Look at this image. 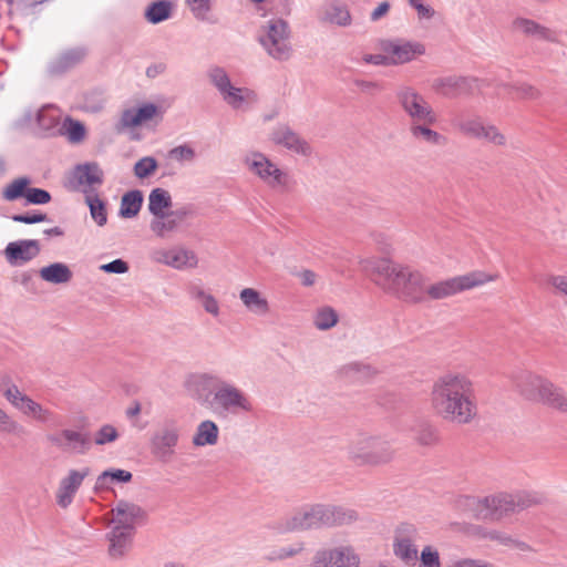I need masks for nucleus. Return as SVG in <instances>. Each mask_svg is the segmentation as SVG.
I'll return each instance as SVG.
<instances>
[{
	"label": "nucleus",
	"instance_id": "f257e3e1",
	"mask_svg": "<svg viewBox=\"0 0 567 567\" xmlns=\"http://www.w3.org/2000/svg\"><path fill=\"white\" fill-rule=\"evenodd\" d=\"M360 265L377 285L400 299L412 303L424 301L427 278L419 269L385 258L362 259Z\"/></svg>",
	"mask_w": 567,
	"mask_h": 567
},
{
	"label": "nucleus",
	"instance_id": "f03ea898",
	"mask_svg": "<svg viewBox=\"0 0 567 567\" xmlns=\"http://www.w3.org/2000/svg\"><path fill=\"white\" fill-rule=\"evenodd\" d=\"M432 406L444 420L467 424L476 415L472 381L461 373H446L433 384Z\"/></svg>",
	"mask_w": 567,
	"mask_h": 567
},
{
	"label": "nucleus",
	"instance_id": "7ed1b4c3",
	"mask_svg": "<svg viewBox=\"0 0 567 567\" xmlns=\"http://www.w3.org/2000/svg\"><path fill=\"white\" fill-rule=\"evenodd\" d=\"M358 517L354 509L346 506L305 504L292 514L271 522L268 527L277 534H287L349 525Z\"/></svg>",
	"mask_w": 567,
	"mask_h": 567
},
{
	"label": "nucleus",
	"instance_id": "20e7f679",
	"mask_svg": "<svg viewBox=\"0 0 567 567\" xmlns=\"http://www.w3.org/2000/svg\"><path fill=\"white\" fill-rule=\"evenodd\" d=\"M290 25L282 18L267 20L258 30L257 41L276 61H287L292 53Z\"/></svg>",
	"mask_w": 567,
	"mask_h": 567
},
{
	"label": "nucleus",
	"instance_id": "39448f33",
	"mask_svg": "<svg viewBox=\"0 0 567 567\" xmlns=\"http://www.w3.org/2000/svg\"><path fill=\"white\" fill-rule=\"evenodd\" d=\"M349 458L360 466H379L391 462L394 450L391 443L378 436L360 435L348 446Z\"/></svg>",
	"mask_w": 567,
	"mask_h": 567
},
{
	"label": "nucleus",
	"instance_id": "423d86ee",
	"mask_svg": "<svg viewBox=\"0 0 567 567\" xmlns=\"http://www.w3.org/2000/svg\"><path fill=\"white\" fill-rule=\"evenodd\" d=\"M212 411L218 415H240L254 410L250 396L236 384L219 378L213 391Z\"/></svg>",
	"mask_w": 567,
	"mask_h": 567
},
{
	"label": "nucleus",
	"instance_id": "0eeeda50",
	"mask_svg": "<svg viewBox=\"0 0 567 567\" xmlns=\"http://www.w3.org/2000/svg\"><path fill=\"white\" fill-rule=\"evenodd\" d=\"M535 503L536 499L527 492L498 493L477 499V504L486 511L483 517L493 519L524 511Z\"/></svg>",
	"mask_w": 567,
	"mask_h": 567
},
{
	"label": "nucleus",
	"instance_id": "6e6552de",
	"mask_svg": "<svg viewBox=\"0 0 567 567\" xmlns=\"http://www.w3.org/2000/svg\"><path fill=\"white\" fill-rule=\"evenodd\" d=\"M497 279V275H489L481 270L441 280L425 286V295L431 299H444L465 290H470Z\"/></svg>",
	"mask_w": 567,
	"mask_h": 567
},
{
	"label": "nucleus",
	"instance_id": "1a4fd4ad",
	"mask_svg": "<svg viewBox=\"0 0 567 567\" xmlns=\"http://www.w3.org/2000/svg\"><path fill=\"white\" fill-rule=\"evenodd\" d=\"M210 84L218 91L221 99L234 110H239L245 103L257 101L255 91L248 87L235 86L225 68L213 65L207 71Z\"/></svg>",
	"mask_w": 567,
	"mask_h": 567
},
{
	"label": "nucleus",
	"instance_id": "9d476101",
	"mask_svg": "<svg viewBox=\"0 0 567 567\" xmlns=\"http://www.w3.org/2000/svg\"><path fill=\"white\" fill-rule=\"evenodd\" d=\"M181 436L182 426L177 421H164L151 436V454L161 463L171 462L176 454Z\"/></svg>",
	"mask_w": 567,
	"mask_h": 567
},
{
	"label": "nucleus",
	"instance_id": "9b49d317",
	"mask_svg": "<svg viewBox=\"0 0 567 567\" xmlns=\"http://www.w3.org/2000/svg\"><path fill=\"white\" fill-rule=\"evenodd\" d=\"M401 110L412 122L436 123V114L426 99L413 86L401 84L395 90Z\"/></svg>",
	"mask_w": 567,
	"mask_h": 567
},
{
	"label": "nucleus",
	"instance_id": "f8f14e48",
	"mask_svg": "<svg viewBox=\"0 0 567 567\" xmlns=\"http://www.w3.org/2000/svg\"><path fill=\"white\" fill-rule=\"evenodd\" d=\"M247 168L270 188H286L289 183L288 173L280 169L265 154L254 152L244 158Z\"/></svg>",
	"mask_w": 567,
	"mask_h": 567
},
{
	"label": "nucleus",
	"instance_id": "ddd939ff",
	"mask_svg": "<svg viewBox=\"0 0 567 567\" xmlns=\"http://www.w3.org/2000/svg\"><path fill=\"white\" fill-rule=\"evenodd\" d=\"M379 49L389 54L391 66L411 63L426 52L422 42L404 38L382 39Z\"/></svg>",
	"mask_w": 567,
	"mask_h": 567
},
{
	"label": "nucleus",
	"instance_id": "4468645a",
	"mask_svg": "<svg viewBox=\"0 0 567 567\" xmlns=\"http://www.w3.org/2000/svg\"><path fill=\"white\" fill-rule=\"evenodd\" d=\"M61 117L62 112L56 106L48 104L37 111L27 110L20 123L24 126L37 124L39 134L43 136H58L62 126Z\"/></svg>",
	"mask_w": 567,
	"mask_h": 567
},
{
	"label": "nucleus",
	"instance_id": "2eb2a0df",
	"mask_svg": "<svg viewBox=\"0 0 567 567\" xmlns=\"http://www.w3.org/2000/svg\"><path fill=\"white\" fill-rule=\"evenodd\" d=\"M485 84V81L476 78L447 75L435 79L432 83V89L444 97L454 99L481 91Z\"/></svg>",
	"mask_w": 567,
	"mask_h": 567
},
{
	"label": "nucleus",
	"instance_id": "dca6fc26",
	"mask_svg": "<svg viewBox=\"0 0 567 567\" xmlns=\"http://www.w3.org/2000/svg\"><path fill=\"white\" fill-rule=\"evenodd\" d=\"M360 557L351 546L341 545L316 551L311 567H358Z\"/></svg>",
	"mask_w": 567,
	"mask_h": 567
},
{
	"label": "nucleus",
	"instance_id": "f3484780",
	"mask_svg": "<svg viewBox=\"0 0 567 567\" xmlns=\"http://www.w3.org/2000/svg\"><path fill=\"white\" fill-rule=\"evenodd\" d=\"M516 390L525 399L542 403L547 391L550 390L551 381L530 371H519L512 377Z\"/></svg>",
	"mask_w": 567,
	"mask_h": 567
},
{
	"label": "nucleus",
	"instance_id": "a211bd4d",
	"mask_svg": "<svg viewBox=\"0 0 567 567\" xmlns=\"http://www.w3.org/2000/svg\"><path fill=\"white\" fill-rule=\"evenodd\" d=\"M419 538L417 529L411 524H402L395 529L393 539V553L405 564H414L417 560L415 542Z\"/></svg>",
	"mask_w": 567,
	"mask_h": 567
},
{
	"label": "nucleus",
	"instance_id": "6ab92c4d",
	"mask_svg": "<svg viewBox=\"0 0 567 567\" xmlns=\"http://www.w3.org/2000/svg\"><path fill=\"white\" fill-rule=\"evenodd\" d=\"M48 441L63 452L79 455L85 454L91 446L89 434L70 429L48 435Z\"/></svg>",
	"mask_w": 567,
	"mask_h": 567
},
{
	"label": "nucleus",
	"instance_id": "aec40b11",
	"mask_svg": "<svg viewBox=\"0 0 567 567\" xmlns=\"http://www.w3.org/2000/svg\"><path fill=\"white\" fill-rule=\"evenodd\" d=\"M151 259L157 264H163L178 270L194 268L197 265L195 254L182 247L153 249L151 251Z\"/></svg>",
	"mask_w": 567,
	"mask_h": 567
},
{
	"label": "nucleus",
	"instance_id": "412c9836",
	"mask_svg": "<svg viewBox=\"0 0 567 567\" xmlns=\"http://www.w3.org/2000/svg\"><path fill=\"white\" fill-rule=\"evenodd\" d=\"M90 472L91 471L89 467H82L81 470H70L68 475L60 481L55 498L56 504L61 508H66L72 504L76 492L79 491L85 477L90 475Z\"/></svg>",
	"mask_w": 567,
	"mask_h": 567
},
{
	"label": "nucleus",
	"instance_id": "4be33fe9",
	"mask_svg": "<svg viewBox=\"0 0 567 567\" xmlns=\"http://www.w3.org/2000/svg\"><path fill=\"white\" fill-rule=\"evenodd\" d=\"M270 138L276 145H280L296 154L310 156L312 153L309 143L286 124H278L272 130Z\"/></svg>",
	"mask_w": 567,
	"mask_h": 567
},
{
	"label": "nucleus",
	"instance_id": "5701e85b",
	"mask_svg": "<svg viewBox=\"0 0 567 567\" xmlns=\"http://www.w3.org/2000/svg\"><path fill=\"white\" fill-rule=\"evenodd\" d=\"M41 251L37 239H20L9 243L4 248V256L11 266H21L34 259Z\"/></svg>",
	"mask_w": 567,
	"mask_h": 567
},
{
	"label": "nucleus",
	"instance_id": "b1692460",
	"mask_svg": "<svg viewBox=\"0 0 567 567\" xmlns=\"http://www.w3.org/2000/svg\"><path fill=\"white\" fill-rule=\"evenodd\" d=\"M318 19L322 23L348 28L352 24L349 7L340 0H328L319 9Z\"/></svg>",
	"mask_w": 567,
	"mask_h": 567
},
{
	"label": "nucleus",
	"instance_id": "393cba45",
	"mask_svg": "<svg viewBox=\"0 0 567 567\" xmlns=\"http://www.w3.org/2000/svg\"><path fill=\"white\" fill-rule=\"evenodd\" d=\"M159 109L153 103H144L138 107L124 110L116 125L118 131L140 126L158 115Z\"/></svg>",
	"mask_w": 567,
	"mask_h": 567
},
{
	"label": "nucleus",
	"instance_id": "a878e982",
	"mask_svg": "<svg viewBox=\"0 0 567 567\" xmlns=\"http://www.w3.org/2000/svg\"><path fill=\"white\" fill-rule=\"evenodd\" d=\"M219 377L213 373L196 375L190 382L193 398L203 406L212 410L213 391L217 386Z\"/></svg>",
	"mask_w": 567,
	"mask_h": 567
},
{
	"label": "nucleus",
	"instance_id": "bb28decb",
	"mask_svg": "<svg viewBox=\"0 0 567 567\" xmlns=\"http://www.w3.org/2000/svg\"><path fill=\"white\" fill-rule=\"evenodd\" d=\"M84 47H74L62 51L48 66L50 74L60 75L80 64L86 56Z\"/></svg>",
	"mask_w": 567,
	"mask_h": 567
},
{
	"label": "nucleus",
	"instance_id": "cd10ccee",
	"mask_svg": "<svg viewBox=\"0 0 567 567\" xmlns=\"http://www.w3.org/2000/svg\"><path fill=\"white\" fill-rule=\"evenodd\" d=\"M103 179L104 174L100 165L96 162H87L74 167L71 183H73L75 188L92 187L102 185Z\"/></svg>",
	"mask_w": 567,
	"mask_h": 567
},
{
	"label": "nucleus",
	"instance_id": "c85d7f7f",
	"mask_svg": "<svg viewBox=\"0 0 567 567\" xmlns=\"http://www.w3.org/2000/svg\"><path fill=\"white\" fill-rule=\"evenodd\" d=\"M134 532L128 527L113 526L107 534L109 555L112 559L123 558L132 547Z\"/></svg>",
	"mask_w": 567,
	"mask_h": 567
},
{
	"label": "nucleus",
	"instance_id": "c756f323",
	"mask_svg": "<svg viewBox=\"0 0 567 567\" xmlns=\"http://www.w3.org/2000/svg\"><path fill=\"white\" fill-rule=\"evenodd\" d=\"M114 526L130 527L132 532L135 529V523L145 516L144 511L136 504L121 501L112 511Z\"/></svg>",
	"mask_w": 567,
	"mask_h": 567
},
{
	"label": "nucleus",
	"instance_id": "7c9ffc66",
	"mask_svg": "<svg viewBox=\"0 0 567 567\" xmlns=\"http://www.w3.org/2000/svg\"><path fill=\"white\" fill-rule=\"evenodd\" d=\"M188 296L197 302L208 315L214 318L220 315V305L216 297L207 289L197 284H190L187 288Z\"/></svg>",
	"mask_w": 567,
	"mask_h": 567
},
{
	"label": "nucleus",
	"instance_id": "2f4dec72",
	"mask_svg": "<svg viewBox=\"0 0 567 567\" xmlns=\"http://www.w3.org/2000/svg\"><path fill=\"white\" fill-rule=\"evenodd\" d=\"M513 28L515 31H519L526 35L535 37L540 40L549 42H555L557 40L554 31L540 25L534 20L517 18L513 21Z\"/></svg>",
	"mask_w": 567,
	"mask_h": 567
},
{
	"label": "nucleus",
	"instance_id": "473e14b6",
	"mask_svg": "<svg viewBox=\"0 0 567 567\" xmlns=\"http://www.w3.org/2000/svg\"><path fill=\"white\" fill-rule=\"evenodd\" d=\"M239 299L245 308L256 316H266L270 310L268 300L254 288H244L239 292Z\"/></svg>",
	"mask_w": 567,
	"mask_h": 567
},
{
	"label": "nucleus",
	"instance_id": "72a5a7b5",
	"mask_svg": "<svg viewBox=\"0 0 567 567\" xmlns=\"http://www.w3.org/2000/svg\"><path fill=\"white\" fill-rule=\"evenodd\" d=\"M218 425L212 420H205L197 425L192 443L196 447L215 445L218 442Z\"/></svg>",
	"mask_w": 567,
	"mask_h": 567
},
{
	"label": "nucleus",
	"instance_id": "f704fd0d",
	"mask_svg": "<svg viewBox=\"0 0 567 567\" xmlns=\"http://www.w3.org/2000/svg\"><path fill=\"white\" fill-rule=\"evenodd\" d=\"M19 411L23 415L42 424H51L55 421V414L51 410L42 406L30 396H28L23 404L19 406Z\"/></svg>",
	"mask_w": 567,
	"mask_h": 567
},
{
	"label": "nucleus",
	"instance_id": "c9c22d12",
	"mask_svg": "<svg viewBox=\"0 0 567 567\" xmlns=\"http://www.w3.org/2000/svg\"><path fill=\"white\" fill-rule=\"evenodd\" d=\"M40 277L50 284L62 285L72 279V271L66 264L53 262L39 270Z\"/></svg>",
	"mask_w": 567,
	"mask_h": 567
},
{
	"label": "nucleus",
	"instance_id": "e433bc0d",
	"mask_svg": "<svg viewBox=\"0 0 567 567\" xmlns=\"http://www.w3.org/2000/svg\"><path fill=\"white\" fill-rule=\"evenodd\" d=\"M173 205L172 196L164 188H154L148 195V210L154 217H165L166 209Z\"/></svg>",
	"mask_w": 567,
	"mask_h": 567
},
{
	"label": "nucleus",
	"instance_id": "4c0bfd02",
	"mask_svg": "<svg viewBox=\"0 0 567 567\" xmlns=\"http://www.w3.org/2000/svg\"><path fill=\"white\" fill-rule=\"evenodd\" d=\"M173 13V3L169 0H156L145 9L144 17L147 22L158 24L168 20Z\"/></svg>",
	"mask_w": 567,
	"mask_h": 567
},
{
	"label": "nucleus",
	"instance_id": "58836bf2",
	"mask_svg": "<svg viewBox=\"0 0 567 567\" xmlns=\"http://www.w3.org/2000/svg\"><path fill=\"white\" fill-rule=\"evenodd\" d=\"M434 123L412 122L410 133L413 138L426 142L432 145H441L445 142V137L430 126Z\"/></svg>",
	"mask_w": 567,
	"mask_h": 567
},
{
	"label": "nucleus",
	"instance_id": "ea45409f",
	"mask_svg": "<svg viewBox=\"0 0 567 567\" xmlns=\"http://www.w3.org/2000/svg\"><path fill=\"white\" fill-rule=\"evenodd\" d=\"M85 204L89 206L92 219L102 227L107 223L106 204L93 189H83Z\"/></svg>",
	"mask_w": 567,
	"mask_h": 567
},
{
	"label": "nucleus",
	"instance_id": "a19ab883",
	"mask_svg": "<svg viewBox=\"0 0 567 567\" xmlns=\"http://www.w3.org/2000/svg\"><path fill=\"white\" fill-rule=\"evenodd\" d=\"M143 204V193L138 189L130 190L122 196L120 206V216L122 218L135 217Z\"/></svg>",
	"mask_w": 567,
	"mask_h": 567
},
{
	"label": "nucleus",
	"instance_id": "79ce46f5",
	"mask_svg": "<svg viewBox=\"0 0 567 567\" xmlns=\"http://www.w3.org/2000/svg\"><path fill=\"white\" fill-rule=\"evenodd\" d=\"M216 0H185V4L190 11L193 18L200 22L215 23L212 18Z\"/></svg>",
	"mask_w": 567,
	"mask_h": 567
},
{
	"label": "nucleus",
	"instance_id": "37998d69",
	"mask_svg": "<svg viewBox=\"0 0 567 567\" xmlns=\"http://www.w3.org/2000/svg\"><path fill=\"white\" fill-rule=\"evenodd\" d=\"M30 184L29 177H18L2 189L1 196L7 202H14L22 197L25 199Z\"/></svg>",
	"mask_w": 567,
	"mask_h": 567
},
{
	"label": "nucleus",
	"instance_id": "c03bdc74",
	"mask_svg": "<svg viewBox=\"0 0 567 567\" xmlns=\"http://www.w3.org/2000/svg\"><path fill=\"white\" fill-rule=\"evenodd\" d=\"M85 126L80 121L66 117L62 122L61 132L58 136H65L72 144L81 143L85 137Z\"/></svg>",
	"mask_w": 567,
	"mask_h": 567
},
{
	"label": "nucleus",
	"instance_id": "a18cd8bd",
	"mask_svg": "<svg viewBox=\"0 0 567 567\" xmlns=\"http://www.w3.org/2000/svg\"><path fill=\"white\" fill-rule=\"evenodd\" d=\"M542 403L567 414V391L551 383L550 390L547 391Z\"/></svg>",
	"mask_w": 567,
	"mask_h": 567
},
{
	"label": "nucleus",
	"instance_id": "49530a36",
	"mask_svg": "<svg viewBox=\"0 0 567 567\" xmlns=\"http://www.w3.org/2000/svg\"><path fill=\"white\" fill-rule=\"evenodd\" d=\"M132 473L126 470L112 468L102 472L96 478V488L106 489L112 482L128 483L132 481Z\"/></svg>",
	"mask_w": 567,
	"mask_h": 567
},
{
	"label": "nucleus",
	"instance_id": "de8ad7c7",
	"mask_svg": "<svg viewBox=\"0 0 567 567\" xmlns=\"http://www.w3.org/2000/svg\"><path fill=\"white\" fill-rule=\"evenodd\" d=\"M339 317L334 309L329 306L320 307L313 317V324L318 330L326 331L338 323Z\"/></svg>",
	"mask_w": 567,
	"mask_h": 567
},
{
	"label": "nucleus",
	"instance_id": "09e8293b",
	"mask_svg": "<svg viewBox=\"0 0 567 567\" xmlns=\"http://www.w3.org/2000/svg\"><path fill=\"white\" fill-rule=\"evenodd\" d=\"M178 225L176 218L172 217L168 212L165 217H154L150 228L157 237L164 238L167 234L175 231Z\"/></svg>",
	"mask_w": 567,
	"mask_h": 567
},
{
	"label": "nucleus",
	"instance_id": "8fccbe9b",
	"mask_svg": "<svg viewBox=\"0 0 567 567\" xmlns=\"http://www.w3.org/2000/svg\"><path fill=\"white\" fill-rule=\"evenodd\" d=\"M414 439L421 445H433L437 442L436 429L427 423L420 422L413 427Z\"/></svg>",
	"mask_w": 567,
	"mask_h": 567
},
{
	"label": "nucleus",
	"instance_id": "3c124183",
	"mask_svg": "<svg viewBox=\"0 0 567 567\" xmlns=\"http://www.w3.org/2000/svg\"><path fill=\"white\" fill-rule=\"evenodd\" d=\"M305 550V543L303 542H296L292 544H289L287 546H282L279 548L274 549L269 554L270 560H285L291 557H295L299 554H301Z\"/></svg>",
	"mask_w": 567,
	"mask_h": 567
},
{
	"label": "nucleus",
	"instance_id": "603ef678",
	"mask_svg": "<svg viewBox=\"0 0 567 567\" xmlns=\"http://www.w3.org/2000/svg\"><path fill=\"white\" fill-rule=\"evenodd\" d=\"M483 536L485 538H488V539H492V540H495L502 545H505V546H508V547H515V548H518L520 550H527L528 549V545L524 542H519L515 538H513L511 535H507L503 532H499V530H495V529H491V530H486Z\"/></svg>",
	"mask_w": 567,
	"mask_h": 567
},
{
	"label": "nucleus",
	"instance_id": "864d4df0",
	"mask_svg": "<svg viewBox=\"0 0 567 567\" xmlns=\"http://www.w3.org/2000/svg\"><path fill=\"white\" fill-rule=\"evenodd\" d=\"M25 432L23 425L13 420L4 410L0 409V434L21 436Z\"/></svg>",
	"mask_w": 567,
	"mask_h": 567
},
{
	"label": "nucleus",
	"instance_id": "5fc2aeb1",
	"mask_svg": "<svg viewBox=\"0 0 567 567\" xmlns=\"http://www.w3.org/2000/svg\"><path fill=\"white\" fill-rule=\"evenodd\" d=\"M157 167L158 163L153 156H144L135 163L133 172L137 178L144 179L153 175Z\"/></svg>",
	"mask_w": 567,
	"mask_h": 567
},
{
	"label": "nucleus",
	"instance_id": "6e6d98bb",
	"mask_svg": "<svg viewBox=\"0 0 567 567\" xmlns=\"http://www.w3.org/2000/svg\"><path fill=\"white\" fill-rule=\"evenodd\" d=\"M168 157L181 164L192 163L196 158V152L190 145L182 144L169 150Z\"/></svg>",
	"mask_w": 567,
	"mask_h": 567
},
{
	"label": "nucleus",
	"instance_id": "4d7b16f0",
	"mask_svg": "<svg viewBox=\"0 0 567 567\" xmlns=\"http://www.w3.org/2000/svg\"><path fill=\"white\" fill-rule=\"evenodd\" d=\"M484 125L480 117L466 118L460 123V130L465 135L480 140Z\"/></svg>",
	"mask_w": 567,
	"mask_h": 567
},
{
	"label": "nucleus",
	"instance_id": "13d9d810",
	"mask_svg": "<svg viewBox=\"0 0 567 567\" xmlns=\"http://www.w3.org/2000/svg\"><path fill=\"white\" fill-rule=\"evenodd\" d=\"M480 140L491 143L496 146H504L506 144L505 135L492 124H485Z\"/></svg>",
	"mask_w": 567,
	"mask_h": 567
},
{
	"label": "nucleus",
	"instance_id": "bf43d9fd",
	"mask_svg": "<svg viewBox=\"0 0 567 567\" xmlns=\"http://www.w3.org/2000/svg\"><path fill=\"white\" fill-rule=\"evenodd\" d=\"M11 219L16 223H22L28 225L49 220L48 215L39 210H30L23 214H14L11 216Z\"/></svg>",
	"mask_w": 567,
	"mask_h": 567
},
{
	"label": "nucleus",
	"instance_id": "052dcab7",
	"mask_svg": "<svg viewBox=\"0 0 567 567\" xmlns=\"http://www.w3.org/2000/svg\"><path fill=\"white\" fill-rule=\"evenodd\" d=\"M51 200V194L42 188L30 187L28 189L25 202L29 205H44Z\"/></svg>",
	"mask_w": 567,
	"mask_h": 567
},
{
	"label": "nucleus",
	"instance_id": "680f3d73",
	"mask_svg": "<svg viewBox=\"0 0 567 567\" xmlns=\"http://www.w3.org/2000/svg\"><path fill=\"white\" fill-rule=\"evenodd\" d=\"M118 437V433L113 425L105 424L96 433L94 442L97 445H104L114 442Z\"/></svg>",
	"mask_w": 567,
	"mask_h": 567
},
{
	"label": "nucleus",
	"instance_id": "e2e57ef3",
	"mask_svg": "<svg viewBox=\"0 0 567 567\" xmlns=\"http://www.w3.org/2000/svg\"><path fill=\"white\" fill-rule=\"evenodd\" d=\"M420 560L422 567H441L439 551L431 546L422 549Z\"/></svg>",
	"mask_w": 567,
	"mask_h": 567
},
{
	"label": "nucleus",
	"instance_id": "0e129e2a",
	"mask_svg": "<svg viewBox=\"0 0 567 567\" xmlns=\"http://www.w3.org/2000/svg\"><path fill=\"white\" fill-rule=\"evenodd\" d=\"M3 395L17 410H19V406H21L28 398V395L23 394L16 384L9 385L3 391Z\"/></svg>",
	"mask_w": 567,
	"mask_h": 567
},
{
	"label": "nucleus",
	"instance_id": "69168bd1",
	"mask_svg": "<svg viewBox=\"0 0 567 567\" xmlns=\"http://www.w3.org/2000/svg\"><path fill=\"white\" fill-rule=\"evenodd\" d=\"M503 87L506 90L515 91L520 99L534 100L537 99L539 92L532 85L528 84H519V85H507L503 84Z\"/></svg>",
	"mask_w": 567,
	"mask_h": 567
},
{
	"label": "nucleus",
	"instance_id": "338daca9",
	"mask_svg": "<svg viewBox=\"0 0 567 567\" xmlns=\"http://www.w3.org/2000/svg\"><path fill=\"white\" fill-rule=\"evenodd\" d=\"M100 269L106 274L122 275L128 271V264L123 259H114L111 262L101 265Z\"/></svg>",
	"mask_w": 567,
	"mask_h": 567
},
{
	"label": "nucleus",
	"instance_id": "774afa93",
	"mask_svg": "<svg viewBox=\"0 0 567 567\" xmlns=\"http://www.w3.org/2000/svg\"><path fill=\"white\" fill-rule=\"evenodd\" d=\"M354 85L361 89L362 92L368 94H374L383 90V85L377 81L355 80Z\"/></svg>",
	"mask_w": 567,
	"mask_h": 567
}]
</instances>
